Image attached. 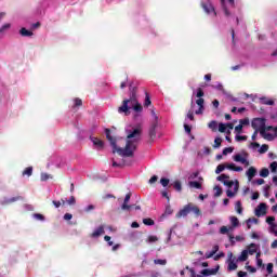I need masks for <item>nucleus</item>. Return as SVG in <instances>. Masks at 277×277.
I'll return each mask as SVG.
<instances>
[{
    "label": "nucleus",
    "mask_w": 277,
    "mask_h": 277,
    "mask_svg": "<svg viewBox=\"0 0 277 277\" xmlns=\"http://www.w3.org/2000/svg\"><path fill=\"white\" fill-rule=\"evenodd\" d=\"M77 200L75 199V196L69 197L67 200V205L72 206L76 205Z\"/></svg>",
    "instance_id": "55"
},
{
    "label": "nucleus",
    "mask_w": 277,
    "mask_h": 277,
    "mask_svg": "<svg viewBox=\"0 0 277 277\" xmlns=\"http://www.w3.org/2000/svg\"><path fill=\"white\" fill-rule=\"evenodd\" d=\"M229 222L232 224V228H237V226H239V219H237V216H230Z\"/></svg>",
    "instance_id": "22"
},
{
    "label": "nucleus",
    "mask_w": 277,
    "mask_h": 277,
    "mask_svg": "<svg viewBox=\"0 0 277 277\" xmlns=\"http://www.w3.org/2000/svg\"><path fill=\"white\" fill-rule=\"evenodd\" d=\"M131 109L134 111L133 118L137 120L142 118V113L144 111V107L137 100V95L135 91H132L130 98L123 100L121 106L118 107V114H124L126 116H131Z\"/></svg>",
    "instance_id": "2"
},
{
    "label": "nucleus",
    "mask_w": 277,
    "mask_h": 277,
    "mask_svg": "<svg viewBox=\"0 0 277 277\" xmlns=\"http://www.w3.org/2000/svg\"><path fill=\"white\" fill-rule=\"evenodd\" d=\"M17 200H23L22 196L13 197V198H4L1 201V205H11V202H16Z\"/></svg>",
    "instance_id": "17"
},
{
    "label": "nucleus",
    "mask_w": 277,
    "mask_h": 277,
    "mask_svg": "<svg viewBox=\"0 0 277 277\" xmlns=\"http://www.w3.org/2000/svg\"><path fill=\"white\" fill-rule=\"evenodd\" d=\"M185 269L189 271L190 277H202V275H196V271L189 266H186Z\"/></svg>",
    "instance_id": "34"
},
{
    "label": "nucleus",
    "mask_w": 277,
    "mask_h": 277,
    "mask_svg": "<svg viewBox=\"0 0 277 277\" xmlns=\"http://www.w3.org/2000/svg\"><path fill=\"white\" fill-rule=\"evenodd\" d=\"M260 176H262V179H267V176H269V169L263 168V169L260 171Z\"/></svg>",
    "instance_id": "26"
},
{
    "label": "nucleus",
    "mask_w": 277,
    "mask_h": 277,
    "mask_svg": "<svg viewBox=\"0 0 277 277\" xmlns=\"http://www.w3.org/2000/svg\"><path fill=\"white\" fill-rule=\"evenodd\" d=\"M269 168H271V171H272V172H276V170H277V162H276V161H273V162L269 164Z\"/></svg>",
    "instance_id": "56"
},
{
    "label": "nucleus",
    "mask_w": 277,
    "mask_h": 277,
    "mask_svg": "<svg viewBox=\"0 0 277 277\" xmlns=\"http://www.w3.org/2000/svg\"><path fill=\"white\" fill-rule=\"evenodd\" d=\"M90 140L96 150H103L105 148V143L101 138L91 136Z\"/></svg>",
    "instance_id": "10"
},
{
    "label": "nucleus",
    "mask_w": 277,
    "mask_h": 277,
    "mask_svg": "<svg viewBox=\"0 0 277 277\" xmlns=\"http://www.w3.org/2000/svg\"><path fill=\"white\" fill-rule=\"evenodd\" d=\"M227 269L228 272H235V269H237V262H235V260H229Z\"/></svg>",
    "instance_id": "21"
},
{
    "label": "nucleus",
    "mask_w": 277,
    "mask_h": 277,
    "mask_svg": "<svg viewBox=\"0 0 277 277\" xmlns=\"http://www.w3.org/2000/svg\"><path fill=\"white\" fill-rule=\"evenodd\" d=\"M235 140H236V142H246L248 140V136L241 135V134H236Z\"/></svg>",
    "instance_id": "32"
},
{
    "label": "nucleus",
    "mask_w": 277,
    "mask_h": 277,
    "mask_svg": "<svg viewBox=\"0 0 277 277\" xmlns=\"http://www.w3.org/2000/svg\"><path fill=\"white\" fill-rule=\"evenodd\" d=\"M226 170H230L232 172H243V167H237L235 162H226Z\"/></svg>",
    "instance_id": "14"
},
{
    "label": "nucleus",
    "mask_w": 277,
    "mask_h": 277,
    "mask_svg": "<svg viewBox=\"0 0 277 277\" xmlns=\"http://www.w3.org/2000/svg\"><path fill=\"white\" fill-rule=\"evenodd\" d=\"M129 200H131V194L126 195L123 203L121 206L122 211H131V209H133V206L129 205Z\"/></svg>",
    "instance_id": "13"
},
{
    "label": "nucleus",
    "mask_w": 277,
    "mask_h": 277,
    "mask_svg": "<svg viewBox=\"0 0 277 277\" xmlns=\"http://www.w3.org/2000/svg\"><path fill=\"white\" fill-rule=\"evenodd\" d=\"M219 250H220V246L215 245L211 252L206 253V259H211V256H214Z\"/></svg>",
    "instance_id": "20"
},
{
    "label": "nucleus",
    "mask_w": 277,
    "mask_h": 277,
    "mask_svg": "<svg viewBox=\"0 0 277 277\" xmlns=\"http://www.w3.org/2000/svg\"><path fill=\"white\" fill-rule=\"evenodd\" d=\"M234 148L233 147H225L223 149V155H230L233 153Z\"/></svg>",
    "instance_id": "52"
},
{
    "label": "nucleus",
    "mask_w": 277,
    "mask_h": 277,
    "mask_svg": "<svg viewBox=\"0 0 277 277\" xmlns=\"http://www.w3.org/2000/svg\"><path fill=\"white\" fill-rule=\"evenodd\" d=\"M217 272H220V266H215L214 268H205L201 271V276H215V274H217Z\"/></svg>",
    "instance_id": "11"
},
{
    "label": "nucleus",
    "mask_w": 277,
    "mask_h": 277,
    "mask_svg": "<svg viewBox=\"0 0 277 277\" xmlns=\"http://www.w3.org/2000/svg\"><path fill=\"white\" fill-rule=\"evenodd\" d=\"M164 215H172V208L170 206L166 208Z\"/></svg>",
    "instance_id": "63"
},
{
    "label": "nucleus",
    "mask_w": 277,
    "mask_h": 277,
    "mask_svg": "<svg viewBox=\"0 0 277 277\" xmlns=\"http://www.w3.org/2000/svg\"><path fill=\"white\" fill-rule=\"evenodd\" d=\"M143 224H145V226H153L155 225V221H153V219H144Z\"/></svg>",
    "instance_id": "35"
},
{
    "label": "nucleus",
    "mask_w": 277,
    "mask_h": 277,
    "mask_svg": "<svg viewBox=\"0 0 277 277\" xmlns=\"http://www.w3.org/2000/svg\"><path fill=\"white\" fill-rule=\"evenodd\" d=\"M266 222H267V224H268L269 226H272V225L276 224V223H275V222H276V217H274V216H267Z\"/></svg>",
    "instance_id": "40"
},
{
    "label": "nucleus",
    "mask_w": 277,
    "mask_h": 277,
    "mask_svg": "<svg viewBox=\"0 0 277 277\" xmlns=\"http://www.w3.org/2000/svg\"><path fill=\"white\" fill-rule=\"evenodd\" d=\"M246 176L248 177V181H252L256 176V168L250 167L247 172Z\"/></svg>",
    "instance_id": "16"
},
{
    "label": "nucleus",
    "mask_w": 277,
    "mask_h": 277,
    "mask_svg": "<svg viewBox=\"0 0 277 277\" xmlns=\"http://www.w3.org/2000/svg\"><path fill=\"white\" fill-rule=\"evenodd\" d=\"M224 170H226V163L224 164H219L215 169V174H222V172H224Z\"/></svg>",
    "instance_id": "28"
},
{
    "label": "nucleus",
    "mask_w": 277,
    "mask_h": 277,
    "mask_svg": "<svg viewBox=\"0 0 277 277\" xmlns=\"http://www.w3.org/2000/svg\"><path fill=\"white\" fill-rule=\"evenodd\" d=\"M184 129L186 131V133H192V127H189V124L187 122L184 123Z\"/></svg>",
    "instance_id": "62"
},
{
    "label": "nucleus",
    "mask_w": 277,
    "mask_h": 277,
    "mask_svg": "<svg viewBox=\"0 0 277 277\" xmlns=\"http://www.w3.org/2000/svg\"><path fill=\"white\" fill-rule=\"evenodd\" d=\"M154 263H155V265H166V263H168V261L157 259V260H154Z\"/></svg>",
    "instance_id": "47"
},
{
    "label": "nucleus",
    "mask_w": 277,
    "mask_h": 277,
    "mask_svg": "<svg viewBox=\"0 0 277 277\" xmlns=\"http://www.w3.org/2000/svg\"><path fill=\"white\" fill-rule=\"evenodd\" d=\"M261 145L259 143H251L250 144V148H252V150H256V148H260Z\"/></svg>",
    "instance_id": "60"
},
{
    "label": "nucleus",
    "mask_w": 277,
    "mask_h": 277,
    "mask_svg": "<svg viewBox=\"0 0 277 277\" xmlns=\"http://www.w3.org/2000/svg\"><path fill=\"white\" fill-rule=\"evenodd\" d=\"M267 150H269V146H268L267 144H264V145H262V146L259 148V153H260L261 155L267 153Z\"/></svg>",
    "instance_id": "33"
},
{
    "label": "nucleus",
    "mask_w": 277,
    "mask_h": 277,
    "mask_svg": "<svg viewBox=\"0 0 277 277\" xmlns=\"http://www.w3.org/2000/svg\"><path fill=\"white\" fill-rule=\"evenodd\" d=\"M239 123H240L242 127H246V126L250 124V119H241V120L239 121Z\"/></svg>",
    "instance_id": "59"
},
{
    "label": "nucleus",
    "mask_w": 277,
    "mask_h": 277,
    "mask_svg": "<svg viewBox=\"0 0 277 277\" xmlns=\"http://www.w3.org/2000/svg\"><path fill=\"white\" fill-rule=\"evenodd\" d=\"M189 187H194L195 189H202V183L192 181L188 183Z\"/></svg>",
    "instance_id": "23"
},
{
    "label": "nucleus",
    "mask_w": 277,
    "mask_h": 277,
    "mask_svg": "<svg viewBox=\"0 0 277 277\" xmlns=\"http://www.w3.org/2000/svg\"><path fill=\"white\" fill-rule=\"evenodd\" d=\"M214 192V196H222V188L220 186H215Z\"/></svg>",
    "instance_id": "51"
},
{
    "label": "nucleus",
    "mask_w": 277,
    "mask_h": 277,
    "mask_svg": "<svg viewBox=\"0 0 277 277\" xmlns=\"http://www.w3.org/2000/svg\"><path fill=\"white\" fill-rule=\"evenodd\" d=\"M156 129H157V126H153L150 129H149V136L150 137H155V135L157 134L156 132Z\"/></svg>",
    "instance_id": "41"
},
{
    "label": "nucleus",
    "mask_w": 277,
    "mask_h": 277,
    "mask_svg": "<svg viewBox=\"0 0 277 277\" xmlns=\"http://www.w3.org/2000/svg\"><path fill=\"white\" fill-rule=\"evenodd\" d=\"M222 146V138L216 137L214 140V148H220Z\"/></svg>",
    "instance_id": "43"
},
{
    "label": "nucleus",
    "mask_w": 277,
    "mask_h": 277,
    "mask_svg": "<svg viewBox=\"0 0 277 277\" xmlns=\"http://www.w3.org/2000/svg\"><path fill=\"white\" fill-rule=\"evenodd\" d=\"M195 213V215H200V208H198L197 206H194L192 203H187L183 209H181L177 214L176 217H187V215H189V213Z\"/></svg>",
    "instance_id": "5"
},
{
    "label": "nucleus",
    "mask_w": 277,
    "mask_h": 277,
    "mask_svg": "<svg viewBox=\"0 0 277 277\" xmlns=\"http://www.w3.org/2000/svg\"><path fill=\"white\" fill-rule=\"evenodd\" d=\"M261 135L264 140H267V142H274V138L277 137V127H266Z\"/></svg>",
    "instance_id": "7"
},
{
    "label": "nucleus",
    "mask_w": 277,
    "mask_h": 277,
    "mask_svg": "<svg viewBox=\"0 0 277 277\" xmlns=\"http://www.w3.org/2000/svg\"><path fill=\"white\" fill-rule=\"evenodd\" d=\"M126 133V146L122 148L120 146L122 145V142H124V138L114 137L111 136V131L109 129H105L106 138L113 147V153H118L120 157H133L135 150H137L140 140H142V130H140V128H135L133 130L127 128Z\"/></svg>",
    "instance_id": "1"
},
{
    "label": "nucleus",
    "mask_w": 277,
    "mask_h": 277,
    "mask_svg": "<svg viewBox=\"0 0 277 277\" xmlns=\"http://www.w3.org/2000/svg\"><path fill=\"white\" fill-rule=\"evenodd\" d=\"M267 209V206L265 203H260L258 208L255 209V215L258 217H261V215H265V210Z\"/></svg>",
    "instance_id": "15"
},
{
    "label": "nucleus",
    "mask_w": 277,
    "mask_h": 277,
    "mask_svg": "<svg viewBox=\"0 0 277 277\" xmlns=\"http://www.w3.org/2000/svg\"><path fill=\"white\" fill-rule=\"evenodd\" d=\"M260 101H261L262 105H274V101L269 100L267 97H261Z\"/></svg>",
    "instance_id": "27"
},
{
    "label": "nucleus",
    "mask_w": 277,
    "mask_h": 277,
    "mask_svg": "<svg viewBox=\"0 0 277 277\" xmlns=\"http://www.w3.org/2000/svg\"><path fill=\"white\" fill-rule=\"evenodd\" d=\"M202 96H205V92L202 91V89H197L193 91V97H192V103H190V109L188 110L186 118H185V122L188 123L189 120H194V114H196L197 116H200L203 114L205 111V98H202Z\"/></svg>",
    "instance_id": "3"
},
{
    "label": "nucleus",
    "mask_w": 277,
    "mask_h": 277,
    "mask_svg": "<svg viewBox=\"0 0 277 277\" xmlns=\"http://www.w3.org/2000/svg\"><path fill=\"white\" fill-rule=\"evenodd\" d=\"M258 267H263V260H261V251H259L255 255Z\"/></svg>",
    "instance_id": "30"
},
{
    "label": "nucleus",
    "mask_w": 277,
    "mask_h": 277,
    "mask_svg": "<svg viewBox=\"0 0 277 277\" xmlns=\"http://www.w3.org/2000/svg\"><path fill=\"white\" fill-rule=\"evenodd\" d=\"M269 233H272L273 235H275V237H277V225L276 224L269 225Z\"/></svg>",
    "instance_id": "36"
},
{
    "label": "nucleus",
    "mask_w": 277,
    "mask_h": 277,
    "mask_svg": "<svg viewBox=\"0 0 277 277\" xmlns=\"http://www.w3.org/2000/svg\"><path fill=\"white\" fill-rule=\"evenodd\" d=\"M229 230H233V227L222 226V227L220 228V234H221V235H228V232H229Z\"/></svg>",
    "instance_id": "31"
},
{
    "label": "nucleus",
    "mask_w": 277,
    "mask_h": 277,
    "mask_svg": "<svg viewBox=\"0 0 277 277\" xmlns=\"http://www.w3.org/2000/svg\"><path fill=\"white\" fill-rule=\"evenodd\" d=\"M209 129H211L212 131H215V129H217V121H211L208 124Z\"/></svg>",
    "instance_id": "45"
},
{
    "label": "nucleus",
    "mask_w": 277,
    "mask_h": 277,
    "mask_svg": "<svg viewBox=\"0 0 277 277\" xmlns=\"http://www.w3.org/2000/svg\"><path fill=\"white\" fill-rule=\"evenodd\" d=\"M266 272H268V274H273L274 272V264L268 263L266 266Z\"/></svg>",
    "instance_id": "54"
},
{
    "label": "nucleus",
    "mask_w": 277,
    "mask_h": 277,
    "mask_svg": "<svg viewBox=\"0 0 277 277\" xmlns=\"http://www.w3.org/2000/svg\"><path fill=\"white\" fill-rule=\"evenodd\" d=\"M248 250H243L241 253H240V255L238 256V261H241V262H243V261H248Z\"/></svg>",
    "instance_id": "25"
},
{
    "label": "nucleus",
    "mask_w": 277,
    "mask_h": 277,
    "mask_svg": "<svg viewBox=\"0 0 277 277\" xmlns=\"http://www.w3.org/2000/svg\"><path fill=\"white\" fill-rule=\"evenodd\" d=\"M51 179V175L49 173H41V181H49Z\"/></svg>",
    "instance_id": "58"
},
{
    "label": "nucleus",
    "mask_w": 277,
    "mask_h": 277,
    "mask_svg": "<svg viewBox=\"0 0 277 277\" xmlns=\"http://www.w3.org/2000/svg\"><path fill=\"white\" fill-rule=\"evenodd\" d=\"M226 123H219L220 133H226Z\"/></svg>",
    "instance_id": "44"
},
{
    "label": "nucleus",
    "mask_w": 277,
    "mask_h": 277,
    "mask_svg": "<svg viewBox=\"0 0 277 277\" xmlns=\"http://www.w3.org/2000/svg\"><path fill=\"white\" fill-rule=\"evenodd\" d=\"M256 222H259V220H256V219H248V220H247V226H248V228H250V224H256Z\"/></svg>",
    "instance_id": "53"
},
{
    "label": "nucleus",
    "mask_w": 277,
    "mask_h": 277,
    "mask_svg": "<svg viewBox=\"0 0 277 277\" xmlns=\"http://www.w3.org/2000/svg\"><path fill=\"white\" fill-rule=\"evenodd\" d=\"M250 155L246 150H241L240 153L233 156V160L236 161V163H241L245 166V168H248L250 166L249 160Z\"/></svg>",
    "instance_id": "6"
},
{
    "label": "nucleus",
    "mask_w": 277,
    "mask_h": 277,
    "mask_svg": "<svg viewBox=\"0 0 277 277\" xmlns=\"http://www.w3.org/2000/svg\"><path fill=\"white\" fill-rule=\"evenodd\" d=\"M258 250H259V246H256V243H251L248 246L247 252L248 254L252 255V254H258L259 253Z\"/></svg>",
    "instance_id": "18"
},
{
    "label": "nucleus",
    "mask_w": 277,
    "mask_h": 277,
    "mask_svg": "<svg viewBox=\"0 0 277 277\" xmlns=\"http://www.w3.org/2000/svg\"><path fill=\"white\" fill-rule=\"evenodd\" d=\"M31 174H34V168L32 167L26 168L23 172V176H31Z\"/></svg>",
    "instance_id": "29"
},
{
    "label": "nucleus",
    "mask_w": 277,
    "mask_h": 277,
    "mask_svg": "<svg viewBox=\"0 0 277 277\" xmlns=\"http://www.w3.org/2000/svg\"><path fill=\"white\" fill-rule=\"evenodd\" d=\"M19 34H21V36H24L25 38H29V37L34 36V32L27 30L26 28H22L19 30Z\"/></svg>",
    "instance_id": "24"
},
{
    "label": "nucleus",
    "mask_w": 277,
    "mask_h": 277,
    "mask_svg": "<svg viewBox=\"0 0 277 277\" xmlns=\"http://www.w3.org/2000/svg\"><path fill=\"white\" fill-rule=\"evenodd\" d=\"M264 183H265V180H263V179H258V180L253 181V184H255V185H263Z\"/></svg>",
    "instance_id": "61"
},
{
    "label": "nucleus",
    "mask_w": 277,
    "mask_h": 277,
    "mask_svg": "<svg viewBox=\"0 0 277 277\" xmlns=\"http://www.w3.org/2000/svg\"><path fill=\"white\" fill-rule=\"evenodd\" d=\"M230 176L226 174H221L216 177V181H220L224 184L228 189L226 190L228 198H235L237 196V192H239V181H229Z\"/></svg>",
    "instance_id": "4"
},
{
    "label": "nucleus",
    "mask_w": 277,
    "mask_h": 277,
    "mask_svg": "<svg viewBox=\"0 0 277 277\" xmlns=\"http://www.w3.org/2000/svg\"><path fill=\"white\" fill-rule=\"evenodd\" d=\"M160 184L162 185V187H168V185H170V180L162 177L160 180Z\"/></svg>",
    "instance_id": "42"
},
{
    "label": "nucleus",
    "mask_w": 277,
    "mask_h": 277,
    "mask_svg": "<svg viewBox=\"0 0 277 277\" xmlns=\"http://www.w3.org/2000/svg\"><path fill=\"white\" fill-rule=\"evenodd\" d=\"M101 235H105V226L101 225L96 227L93 233L91 234L92 239H98Z\"/></svg>",
    "instance_id": "12"
},
{
    "label": "nucleus",
    "mask_w": 277,
    "mask_h": 277,
    "mask_svg": "<svg viewBox=\"0 0 277 277\" xmlns=\"http://www.w3.org/2000/svg\"><path fill=\"white\" fill-rule=\"evenodd\" d=\"M225 16H230V12H228V9L226 8L225 0H221Z\"/></svg>",
    "instance_id": "37"
},
{
    "label": "nucleus",
    "mask_w": 277,
    "mask_h": 277,
    "mask_svg": "<svg viewBox=\"0 0 277 277\" xmlns=\"http://www.w3.org/2000/svg\"><path fill=\"white\" fill-rule=\"evenodd\" d=\"M235 211L238 213V215H241L243 213V206H241V201L235 202Z\"/></svg>",
    "instance_id": "19"
},
{
    "label": "nucleus",
    "mask_w": 277,
    "mask_h": 277,
    "mask_svg": "<svg viewBox=\"0 0 277 277\" xmlns=\"http://www.w3.org/2000/svg\"><path fill=\"white\" fill-rule=\"evenodd\" d=\"M241 131H243V126L239 123L238 126L235 127L236 135L241 134Z\"/></svg>",
    "instance_id": "46"
},
{
    "label": "nucleus",
    "mask_w": 277,
    "mask_h": 277,
    "mask_svg": "<svg viewBox=\"0 0 277 277\" xmlns=\"http://www.w3.org/2000/svg\"><path fill=\"white\" fill-rule=\"evenodd\" d=\"M157 175H153L150 179H149V184L153 185V183H157Z\"/></svg>",
    "instance_id": "64"
},
{
    "label": "nucleus",
    "mask_w": 277,
    "mask_h": 277,
    "mask_svg": "<svg viewBox=\"0 0 277 277\" xmlns=\"http://www.w3.org/2000/svg\"><path fill=\"white\" fill-rule=\"evenodd\" d=\"M155 241H159V238H157V236H148L147 243H155Z\"/></svg>",
    "instance_id": "38"
},
{
    "label": "nucleus",
    "mask_w": 277,
    "mask_h": 277,
    "mask_svg": "<svg viewBox=\"0 0 277 277\" xmlns=\"http://www.w3.org/2000/svg\"><path fill=\"white\" fill-rule=\"evenodd\" d=\"M32 217H35V220H39L40 222H44V215L36 213L32 215Z\"/></svg>",
    "instance_id": "49"
},
{
    "label": "nucleus",
    "mask_w": 277,
    "mask_h": 277,
    "mask_svg": "<svg viewBox=\"0 0 277 277\" xmlns=\"http://www.w3.org/2000/svg\"><path fill=\"white\" fill-rule=\"evenodd\" d=\"M174 189H176V192H181V189H183L181 182L176 181L173 184Z\"/></svg>",
    "instance_id": "48"
},
{
    "label": "nucleus",
    "mask_w": 277,
    "mask_h": 277,
    "mask_svg": "<svg viewBox=\"0 0 277 277\" xmlns=\"http://www.w3.org/2000/svg\"><path fill=\"white\" fill-rule=\"evenodd\" d=\"M150 104H151V102H150V95H148V93H146L144 106H145V107H149Z\"/></svg>",
    "instance_id": "39"
},
{
    "label": "nucleus",
    "mask_w": 277,
    "mask_h": 277,
    "mask_svg": "<svg viewBox=\"0 0 277 277\" xmlns=\"http://www.w3.org/2000/svg\"><path fill=\"white\" fill-rule=\"evenodd\" d=\"M201 8L203 9V11L206 12V14H208L209 16H216L217 13H215V8L213 6V4H211V2H202L201 3Z\"/></svg>",
    "instance_id": "9"
},
{
    "label": "nucleus",
    "mask_w": 277,
    "mask_h": 277,
    "mask_svg": "<svg viewBox=\"0 0 277 277\" xmlns=\"http://www.w3.org/2000/svg\"><path fill=\"white\" fill-rule=\"evenodd\" d=\"M11 25L10 24H4L1 26L0 28V34H3V31H5L6 29H10Z\"/></svg>",
    "instance_id": "57"
},
{
    "label": "nucleus",
    "mask_w": 277,
    "mask_h": 277,
    "mask_svg": "<svg viewBox=\"0 0 277 277\" xmlns=\"http://www.w3.org/2000/svg\"><path fill=\"white\" fill-rule=\"evenodd\" d=\"M74 103H75V107H81V105H83V102L79 97L75 98Z\"/></svg>",
    "instance_id": "50"
},
{
    "label": "nucleus",
    "mask_w": 277,
    "mask_h": 277,
    "mask_svg": "<svg viewBox=\"0 0 277 277\" xmlns=\"http://www.w3.org/2000/svg\"><path fill=\"white\" fill-rule=\"evenodd\" d=\"M266 122L267 120L265 118H254L251 122V127L261 135L267 128Z\"/></svg>",
    "instance_id": "8"
}]
</instances>
